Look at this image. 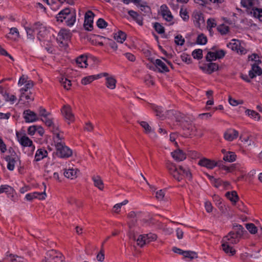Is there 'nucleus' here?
I'll use <instances>...</instances> for the list:
<instances>
[{
	"mask_svg": "<svg viewBox=\"0 0 262 262\" xmlns=\"http://www.w3.org/2000/svg\"><path fill=\"white\" fill-rule=\"evenodd\" d=\"M167 168L170 174L179 182L184 178H186L189 180L191 179V173L188 167L184 168L182 166L178 167L176 164L169 163L167 164Z\"/></svg>",
	"mask_w": 262,
	"mask_h": 262,
	"instance_id": "nucleus-1",
	"label": "nucleus"
},
{
	"mask_svg": "<svg viewBox=\"0 0 262 262\" xmlns=\"http://www.w3.org/2000/svg\"><path fill=\"white\" fill-rule=\"evenodd\" d=\"M57 20L63 22L64 20L68 26H72L76 21V12L71 11L69 8H66L61 11L57 15Z\"/></svg>",
	"mask_w": 262,
	"mask_h": 262,
	"instance_id": "nucleus-2",
	"label": "nucleus"
},
{
	"mask_svg": "<svg viewBox=\"0 0 262 262\" xmlns=\"http://www.w3.org/2000/svg\"><path fill=\"white\" fill-rule=\"evenodd\" d=\"M56 154L61 158H68L72 155V150L67 146L64 143H58L55 145Z\"/></svg>",
	"mask_w": 262,
	"mask_h": 262,
	"instance_id": "nucleus-3",
	"label": "nucleus"
},
{
	"mask_svg": "<svg viewBox=\"0 0 262 262\" xmlns=\"http://www.w3.org/2000/svg\"><path fill=\"white\" fill-rule=\"evenodd\" d=\"M61 113L64 119L69 121L68 122L69 124L74 121L75 116L72 112V107L70 105H64L61 108Z\"/></svg>",
	"mask_w": 262,
	"mask_h": 262,
	"instance_id": "nucleus-4",
	"label": "nucleus"
},
{
	"mask_svg": "<svg viewBox=\"0 0 262 262\" xmlns=\"http://www.w3.org/2000/svg\"><path fill=\"white\" fill-rule=\"evenodd\" d=\"M34 29L38 32L37 38L39 40H41V39L45 38L48 33L46 27L41 23L39 22L35 23L34 24Z\"/></svg>",
	"mask_w": 262,
	"mask_h": 262,
	"instance_id": "nucleus-5",
	"label": "nucleus"
},
{
	"mask_svg": "<svg viewBox=\"0 0 262 262\" xmlns=\"http://www.w3.org/2000/svg\"><path fill=\"white\" fill-rule=\"evenodd\" d=\"M94 16V14L91 11L85 13L84 27L86 30L91 31L92 29Z\"/></svg>",
	"mask_w": 262,
	"mask_h": 262,
	"instance_id": "nucleus-6",
	"label": "nucleus"
},
{
	"mask_svg": "<svg viewBox=\"0 0 262 262\" xmlns=\"http://www.w3.org/2000/svg\"><path fill=\"white\" fill-rule=\"evenodd\" d=\"M242 237L238 236L236 233L230 231L228 234L223 237V242H228L231 244H236L238 243Z\"/></svg>",
	"mask_w": 262,
	"mask_h": 262,
	"instance_id": "nucleus-7",
	"label": "nucleus"
},
{
	"mask_svg": "<svg viewBox=\"0 0 262 262\" xmlns=\"http://www.w3.org/2000/svg\"><path fill=\"white\" fill-rule=\"evenodd\" d=\"M16 137L19 143L24 147L29 146L32 147V149L35 148L34 146L33 145L32 141L26 135H19L18 133H16Z\"/></svg>",
	"mask_w": 262,
	"mask_h": 262,
	"instance_id": "nucleus-8",
	"label": "nucleus"
},
{
	"mask_svg": "<svg viewBox=\"0 0 262 262\" xmlns=\"http://www.w3.org/2000/svg\"><path fill=\"white\" fill-rule=\"evenodd\" d=\"M198 164L201 166L206 167L208 169H213L217 165V162L210 159L204 158L200 159L198 162Z\"/></svg>",
	"mask_w": 262,
	"mask_h": 262,
	"instance_id": "nucleus-9",
	"label": "nucleus"
},
{
	"mask_svg": "<svg viewBox=\"0 0 262 262\" xmlns=\"http://www.w3.org/2000/svg\"><path fill=\"white\" fill-rule=\"evenodd\" d=\"M160 9L163 18L167 21L171 22L173 17L167 6L165 5H162L160 7Z\"/></svg>",
	"mask_w": 262,
	"mask_h": 262,
	"instance_id": "nucleus-10",
	"label": "nucleus"
},
{
	"mask_svg": "<svg viewBox=\"0 0 262 262\" xmlns=\"http://www.w3.org/2000/svg\"><path fill=\"white\" fill-rule=\"evenodd\" d=\"M167 117L172 120H175L177 122H183L184 117L180 112L174 110H169L167 111Z\"/></svg>",
	"mask_w": 262,
	"mask_h": 262,
	"instance_id": "nucleus-11",
	"label": "nucleus"
},
{
	"mask_svg": "<svg viewBox=\"0 0 262 262\" xmlns=\"http://www.w3.org/2000/svg\"><path fill=\"white\" fill-rule=\"evenodd\" d=\"M24 118L27 122H33L38 120L36 113L30 110L24 112Z\"/></svg>",
	"mask_w": 262,
	"mask_h": 262,
	"instance_id": "nucleus-12",
	"label": "nucleus"
},
{
	"mask_svg": "<svg viewBox=\"0 0 262 262\" xmlns=\"http://www.w3.org/2000/svg\"><path fill=\"white\" fill-rule=\"evenodd\" d=\"M224 138L229 141H232L238 136V132L232 128L228 129L224 133Z\"/></svg>",
	"mask_w": 262,
	"mask_h": 262,
	"instance_id": "nucleus-13",
	"label": "nucleus"
},
{
	"mask_svg": "<svg viewBox=\"0 0 262 262\" xmlns=\"http://www.w3.org/2000/svg\"><path fill=\"white\" fill-rule=\"evenodd\" d=\"M151 108L156 113V116L160 119L164 120L166 117H167V111L164 113L161 106L152 104Z\"/></svg>",
	"mask_w": 262,
	"mask_h": 262,
	"instance_id": "nucleus-14",
	"label": "nucleus"
},
{
	"mask_svg": "<svg viewBox=\"0 0 262 262\" xmlns=\"http://www.w3.org/2000/svg\"><path fill=\"white\" fill-rule=\"evenodd\" d=\"M13 152V155L12 154L11 156H8L5 158L6 160L8 162L7 168L10 170H13L14 169L16 161L17 156L15 152Z\"/></svg>",
	"mask_w": 262,
	"mask_h": 262,
	"instance_id": "nucleus-15",
	"label": "nucleus"
},
{
	"mask_svg": "<svg viewBox=\"0 0 262 262\" xmlns=\"http://www.w3.org/2000/svg\"><path fill=\"white\" fill-rule=\"evenodd\" d=\"M136 216V214L134 211H131L127 215V217L128 218H129L130 219H133V221H132V223L131 222H129L128 223L129 228L130 229L129 231L128 232V236H129L130 238L133 239L134 240H136V237H135V236L134 234L133 233V231L132 230V226H133V225L134 224V219H135Z\"/></svg>",
	"mask_w": 262,
	"mask_h": 262,
	"instance_id": "nucleus-16",
	"label": "nucleus"
},
{
	"mask_svg": "<svg viewBox=\"0 0 262 262\" xmlns=\"http://www.w3.org/2000/svg\"><path fill=\"white\" fill-rule=\"evenodd\" d=\"M71 37V33L69 30L61 29L58 34L57 40L61 43L63 40H69Z\"/></svg>",
	"mask_w": 262,
	"mask_h": 262,
	"instance_id": "nucleus-17",
	"label": "nucleus"
},
{
	"mask_svg": "<svg viewBox=\"0 0 262 262\" xmlns=\"http://www.w3.org/2000/svg\"><path fill=\"white\" fill-rule=\"evenodd\" d=\"M46 196V193L45 191H44L43 192H34L28 193L26 195L25 198L28 201H32L33 199L35 198H38L39 200H44Z\"/></svg>",
	"mask_w": 262,
	"mask_h": 262,
	"instance_id": "nucleus-18",
	"label": "nucleus"
},
{
	"mask_svg": "<svg viewBox=\"0 0 262 262\" xmlns=\"http://www.w3.org/2000/svg\"><path fill=\"white\" fill-rule=\"evenodd\" d=\"M262 74V69L256 64H253L252 65L251 70L249 72V76L250 78L253 79L256 77V75H261Z\"/></svg>",
	"mask_w": 262,
	"mask_h": 262,
	"instance_id": "nucleus-19",
	"label": "nucleus"
},
{
	"mask_svg": "<svg viewBox=\"0 0 262 262\" xmlns=\"http://www.w3.org/2000/svg\"><path fill=\"white\" fill-rule=\"evenodd\" d=\"M171 155L173 158L177 162L182 161L186 158L185 154L180 149L172 152Z\"/></svg>",
	"mask_w": 262,
	"mask_h": 262,
	"instance_id": "nucleus-20",
	"label": "nucleus"
},
{
	"mask_svg": "<svg viewBox=\"0 0 262 262\" xmlns=\"http://www.w3.org/2000/svg\"><path fill=\"white\" fill-rule=\"evenodd\" d=\"M258 0H241V6L247 9L253 8L256 5H257Z\"/></svg>",
	"mask_w": 262,
	"mask_h": 262,
	"instance_id": "nucleus-21",
	"label": "nucleus"
},
{
	"mask_svg": "<svg viewBox=\"0 0 262 262\" xmlns=\"http://www.w3.org/2000/svg\"><path fill=\"white\" fill-rule=\"evenodd\" d=\"M34 86L33 81H29L25 84L24 87L21 88L20 89V95L19 96V101L20 102L23 101L24 98V95L29 90L32 89Z\"/></svg>",
	"mask_w": 262,
	"mask_h": 262,
	"instance_id": "nucleus-22",
	"label": "nucleus"
},
{
	"mask_svg": "<svg viewBox=\"0 0 262 262\" xmlns=\"http://www.w3.org/2000/svg\"><path fill=\"white\" fill-rule=\"evenodd\" d=\"M223 244L222 245L223 250V251L227 254H228L230 256L234 255L236 251L235 249H234L232 247H231L229 244H231L230 243H228V242H223Z\"/></svg>",
	"mask_w": 262,
	"mask_h": 262,
	"instance_id": "nucleus-23",
	"label": "nucleus"
},
{
	"mask_svg": "<svg viewBox=\"0 0 262 262\" xmlns=\"http://www.w3.org/2000/svg\"><path fill=\"white\" fill-rule=\"evenodd\" d=\"M92 179L94 182V186L99 190H103L104 189V184L101 177L98 175L93 176Z\"/></svg>",
	"mask_w": 262,
	"mask_h": 262,
	"instance_id": "nucleus-24",
	"label": "nucleus"
},
{
	"mask_svg": "<svg viewBox=\"0 0 262 262\" xmlns=\"http://www.w3.org/2000/svg\"><path fill=\"white\" fill-rule=\"evenodd\" d=\"M155 64L160 72H168L169 71L168 68L165 63L161 59H156L155 60Z\"/></svg>",
	"mask_w": 262,
	"mask_h": 262,
	"instance_id": "nucleus-25",
	"label": "nucleus"
},
{
	"mask_svg": "<svg viewBox=\"0 0 262 262\" xmlns=\"http://www.w3.org/2000/svg\"><path fill=\"white\" fill-rule=\"evenodd\" d=\"M79 170L77 169H69L64 172L66 177L71 179H74L77 177Z\"/></svg>",
	"mask_w": 262,
	"mask_h": 262,
	"instance_id": "nucleus-26",
	"label": "nucleus"
},
{
	"mask_svg": "<svg viewBox=\"0 0 262 262\" xmlns=\"http://www.w3.org/2000/svg\"><path fill=\"white\" fill-rule=\"evenodd\" d=\"M193 21L195 25L200 27V24L204 22L203 17L201 13L196 12L193 13Z\"/></svg>",
	"mask_w": 262,
	"mask_h": 262,
	"instance_id": "nucleus-27",
	"label": "nucleus"
},
{
	"mask_svg": "<svg viewBox=\"0 0 262 262\" xmlns=\"http://www.w3.org/2000/svg\"><path fill=\"white\" fill-rule=\"evenodd\" d=\"M48 155V152L45 149H38L35 154V159L36 161H39L44 158L46 157Z\"/></svg>",
	"mask_w": 262,
	"mask_h": 262,
	"instance_id": "nucleus-28",
	"label": "nucleus"
},
{
	"mask_svg": "<svg viewBox=\"0 0 262 262\" xmlns=\"http://www.w3.org/2000/svg\"><path fill=\"white\" fill-rule=\"evenodd\" d=\"M126 37V34L122 31H119L117 33H115L114 35V39L117 40V42L120 43H123V42L125 40Z\"/></svg>",
	"mask_w": 262,
	"mask_h": 262,
	"instance_id": "nucleus-29",
	"label": "nucleus"
},
{
	"mask_svg": "<svg viewBox=\"0 0 262 262\" xmlns=\"http://www.w3.org/2000/svg\"><path fill=\"white\" fill-rule=\"evenodd\" d=\"M76 64L80 68H86L88 66L87 58L86 56L81 55L78 57L76 60Z\"/></svg>",
	"mask_w": 262,
	"mask_h": 262,
	"instance_id": "nucleus-30",
	"label": "nucleus"
},
{
	"mask_svg": "<svg viewBox=\"0 0 262 262\" xmlns=\"http://www.w3.org/2000/svg\"><path fill=\"white\" fill-rule=\"evenodd\" d=\"M116 80L113 76L106 78V85L107 88L113 90L116 88Z\"/></svg>",
	"mask_w": 262,
	"mask_h": 262,
	"instance_id": "nucleus-31",
	"label": "nucleus"
},
{
	"mask_svg": "<svg viewBox=\"0 0 262 262\" xmlns=\"http://www.w3.org/2000/svg\"><path fill=\"white\" fill-rule=\"evenodd\" d=\"M241 43L239 40L233 39L227 45V46L232 50L237 51L238 48L240 47Z\"/></svg>",
	"mask_w": 262,
	"mask_h": 262,
	"instance_id": "nucleus-32",
	"label": "nucleus"
},
{
	"mask_svg": "<svg viewBox=\"0 0 262 262\" xmlns=\"http://www.w3.org/2000/svg\"><path fill=\"white\" fill-rule=\"evenodd\" d=\"M226 196L233 203H235L238 200V196L235 191L226 192Z\"/></svg>",
	"mask_w": 262,
	"mask_h": 262,
	"instance_id": "nucleus-33",
	"label": "nucleus"
},
{
	"mask_svg": "<svg viewBox=\"0 0 262 262\" xmlns=\"http://www.w3.org/2000/svg\"><path fill=\"white\" fill-rule=\"evenodd\" d=\"M236 156L235 153L231 151L227 152L226 155H224L223 160L229 162H232L236 160Z\"/></svg>",
	"mask_w": 262,
	"mask_h": 262,
	"instance_id": "nucleus-34",
	"label": "nucleus"
},
{
	"mask_svg": "<svg viewBox=\"0 0 262 262\" xmlns=\"http://www.w3.org/2000/svg\"><path fill=\"white\" fill-rule=\"evenodd\" d=\"M250 258H258V256H254L252 254H249L247 252L241 254L240 258L244 262H249L250 261Z\"/></svg>",
	"mask_w": 262,
	"mask_h": 262,
	"instance_id": "nucleus-35",
	"label": "nucleus"
},
{
	"mask_svg": "<svg viewBox=\"0 0 262 262\" xmlns=\"http://www.w3.org/2000/svg\"><path fill=\"white\" fill-rule=\"evenodd\" d=\"M100 77V75H98L97 76L92 75V76H89L87 77H85L81 80V83L82 84L84 85L88 84L90 83H91L93 81H94L95 79Z\"/></svg>",
	"mask_w": 262,
	"mask_h": 262,
	"instance_id": "nucleus-36",
	"label": "nucleus"
},
{
	"mask_svg": "<svg viewBox=\"0 0 262 262\" xmlns=\"http://www.w3.org/2000/svg\"><path fill=\"white\" fill-rule=\"evenodd\" d=\"M9 35H12L10 38L12 40H15L19 37V33L18 29L15 27L11 28L10 29Z\"/></svg>",
	"mask_w": 262,
	"mask_h": 262,
	"instance_id": "nucleus-37",
	"label": "nucleus"
},
{
	"mask_svg": "<svg viewBox=\"0 0 262 262\" xmlns=\"http://www.w3.org/2000/svg\"><path fill=\"white\" fill-rule=\"evenodd\" d=\"M61 85L67 90H69L71 86V81L66 77H61L60 79Z\"/></svg>",
	"mask_w": 262,
	"mask_h": 262,
	"instance_id": "nucleus-38",
	"label": "nucleus"
},
{
	"mask_svg": "<svg viewBox=\"0 0 262 262\" xmlns=\"http://www.w3.org/2000/svg\"><path fill=\"white\" fill-rule=\"evenodd\" d=\"M183 256L184 258H188L190 260L197 258L198 257L196 253L191 251H184L183 253Z\"/></svg>",
	"mask_w": 262,
	"mask_h": 262,
	"instance_id": "nucleus-39",
	"label": "nucleus"
},
{
	"mask_svg": "<svg viewBox=\"0 0 262 262\" xmlns=\"http://www.w3.org/2000/svg\"><path fill=\"white\" fill-rule=\"evenodd\" d=\"M232 231L236 233L237 235H238V236L242 237L244 231V228L241 225H236L234 226L233 230Z\"/></svg>",
	"mask_w": 262,
	"mask_h": 262,
	"instance_id": "nucleus-40",
	"label": "nucleus"
},
{
	"mask_svg": "<svg viewBox=\"0 0 262 262\" xmlns=\"http://www.w3.org/2000/svg\"><path fill=\"white\" fill-rule=\"evenodd\" d=\"M13 191V189L9 185H2L0 187V194L6 192L8 194H9L12 193Z\"/></svg>",
	"mask_w": 262,
	"mask_h": 262,
	"instance_id": "nucleus-41",
	"label": "nucleus"
},
{
	"mask_svg": "<svg viewBox=\"0 0 262 262\" xmlns=\"http://www.w3.org/2000/svg\"><path fill=\"white\" fill-rule=\"evenodd\" d=\"M219 66L215 63H210L207 64V71L209 74H210L214 71H216L218 70Z\"/></svg>",
	"mask_w": 262,
	"mask_h": 262,
	"instance_id": "nucleus-42",
	"label": "nucleus"
},
{
	"mask_svg": "<svg viewBox=\"0 0 262 262\" xmlns=\"http://www.w3.org/2000/svg\"><path fill=\"white\" fill-rule=\"evenodd\" d=\"M180 15L183 20L187 21L189 19V16L187 9L184 8H181L180 11Z\"/></svg>",
	"mask_w": 262,
	"mask_h": 262,
	"instance_id": "nucleus-43",
	"label": "nucleus"
},
{
	"mask_svg": "<svg viewBox=\"0 0 262 262\" xmlns=\"http://www.w3.org/2000/svg\"><path fill=\"white\" fill-rule=\"evenodd\" d=\"M144 236L147 244L156 240L157 238L156 234L151 233L144 234Z\"/></svg>",
	"mask_w": 262,
	"mask_h": 262,
	"instance_id": "nucleus-44",
	"label": "nucleus"
},
{
	"mask_svg": "<svg viewBox=\"0 0 262 262\" xmlns=\"http://www.w3.org/2000/svg\"><path fill=\"white\" fill-rule=\"evenodd\" d=\"M140 125L144 129V132L146 134H149L151 132V128L148 123L145 121L139 122Z\"/></svg>",
	"mask_w": 262,
	"mask_h": 262,
	"instance_id": "nucleus-45",
	"label": "nucleus"
},
{
	"mask_svg": "<svg viewBox=\"0 0 262 262\" xmlns=\"http://www.w3.org/2000/svg\"><path fill=\"white\" fill-rule=\"evenodd\" d=\"M207 37L203 34L199 35L197 38L196 42L200 45H205L207 43Z\"/></svg>",
	"mask_w": 262,
	"mask_h": 262,
	"instance_id": "nucleus-46",
	"label": "nucleus"
},
{
	"mask_svg": "<svg viewBox=\"0 0 262 262\" xmlns=\"http://www.w3.org/2000/svg\"><path fill=\"white\" fill-rule=\"evenodd\" d=\"M246 227L251 234H255L257 231V227L252 223L246 224Z\"/></svg>",
	"mask_w": 262,
	"mask_h": 262,
	"instance_id": "nucleus-47",
	"label": "nucleus"
},
{
	"mask_svg": "<svg viewBox=\"0 0 262 262\" xmlns=\"http://www.w3.org/2000/svg\"><path fill=\"white\" fill-rule=\"evenodd\" d=\"M246 113L248 116H251L253 118L257 119V120H259L260 119L259 114L254 111L250 110H247L246 111Z\"/></svg>",
	"mask_w": 262,
	"mask_h": 262,
	"instance_id": "nucleus-48",
	"label": "nucleus"
},
{
	"mask_svg": "<svg viewBox=\"0 0 262 262\" xmlns=\"http://www.w3.org/2000/svg\"><path fill=\"white\" fill-rule=\"evenodd\" d=\"M54 135L53 140L55 145L57 144L58 143H63L61 141L63 139V136L61 134L57 132H55Z\"/></svg>",
	"mask_w": 262,
	"mask_h": 262,
	"instance_id": "nucleus-49",
	"label": "nucleus"
},
{
	"mask_svg": "<svg viewBox=\"0 0 262 262\" xmlns=\"http://www.w3.org/2000/svg\"><path fill=\"white\" fill-rule=\"evenodd\" d=\"M29 81H32L31 80L29 79L28 76L23 75L19 79L18 85L21 86L23 84H26Z\"/></svg>",
	"mask_w": 262,
	"mask_h": 262,
	"instance_id": "nucleus-50",
	"label": "nucleus"
},
{
	"mask_svg": "<svg viewBox=\"0 0 262 262\" xmlns=\"http://www.w3.org/2000/svg\"><path fill=\"white\" fill-rule=\"evenodd\" d=\"M25 29L27 32L28 38H33L34 37V32L36 31L34 29V25L31 27H26Z\"/></svg>",
	"mask_w": 262,
	"mask_h": 262,
	"instance_id": "nucleus-51",
	"label": "nucleus"
},
{
	"mask_svg": "<svg viewBox=\"0 0 262 262\" xmlns=\"http://www.w3.org/2000/svg\"><path fill=\"white\" fill-rule=\"evenodd\" d=\"M217 29L218 31L220 32L222 34H226L229 32V27L225 25H220L217 27Z\"/></svg>",
	"mask_w": 262,
	"mask_h": 262,
	"instance_id": "nucleus-52",
	"label": "nucleus"
},
{
	"mask_svg": "<svg viewBox=\"0 0 262 262\" xmlns=\"http://www.w3.org/2000/svg\"><path fill=\"white\" fill-rule=\"evenodd\" d=\"M202 52L203 51L201 49H196L192 52V55L194 58L200 59L203 57Z\"/></svg>",
	"mask_w": 262,
	"mask_h": 262,
	"instance_id": "nucleus-53",
	"label": "nucleus"
},
{
	"mask_svg": "<svg viewBox=\"0 0 262 262\" xmlns=\"http://www.w3.org/2000/svg\"><path fill=\"white\" fill-rule=\"evenodd\" d=\"M154 27L155 30L159 34L163 33L165 31L164 28L159 23H155Z\"/></svg>",
	"mask_w": 262,
	"mask_h": 262,
	"instance_id": "nucleus-54",
	"label": "nucleus"
},
{
	"mask_svg": "<svg viewBox=\"0 0 262 262\" xmlns=\"http://www.w3.org/2000/svg\"><path fill=\"white\" fill-rule=\"evenodd\" d=\"M145 239L144 234L140 235L137 239V245L140 247L143 246L144 245L147 244Z\"/></svg>",
	"mask_w": 262,
	"mask_h": 262,
	"instance_id": "nucleus-55",
	"label": "nucleus"
},
{
	"mask_svg": "<svg viewBox=\"0 0 262 262\" xmlns=\"http://www.w3.org/2000/svg\"><path fill=\"white\" fill-rule=\"evenodd\" d=\"M206 60L208 61L215 60L217 59L216 54H215V52H208V53L206 56Z\"/></svg>",
	"mask_w": 262,
	"mask_h": 262,
	"instance_id": "nucleus-56",
	"label": "nucleus"
},
{
	"mask_svg": "<svg viewBox=\"0 0 262 262\" xmlns=\"http://www.w3.org/2000/svg\"><path fill=\"white\" fill-rule=\"evenodd\" d=\"M174 42L177 45L182 46L184 45L185 39L182 35H178L174 38Z\"/></svg>",
	"mask_w": 262,
	"mask_h": 262,
	"instance_id": "nucleus-57",
	"label": "nucleus"
},
{
	"mask_svg": "<svg viewBox=\"0 0 262 262\" xmlns=\"http://www.w3.org/2000/svg\"><path fill=\"white\" fill-rule=\"evenodd\" d=\"M4 96L7 101H10L12 103H13L16 100V96L13 95L6 93Z\"/></svg>",
	"mask_w": 262,
	"mask_h": 262,
	"instance_id": "nucleus-58",
	"label": "nucleus"
},
{
	"mask_svg": "<svg viewBox=\"0 0 262 262\" xmlns=\"http://www.w3.org/2000/svg\"><path fill=\"white\" fill-rule=\"evenodd\" d=\"M38 112L39 115L40 116L43 117V118H47V117H49L50 115V113L49 112H47L46 110L42 107H40L39 108Z\"/></svg>",
	"mask_w": 262,
	"mask_h": 262,
	"instance_id": "nucleus-59",
	"label": "nucleus"
},
{
	"mask_svg": "<svg viewBox=\"0 0 262 262\" xmlns=\"http://www.w3.org/2000/svg\"><path fill=\"white\" fill-rule=\"evenodd\" d=\"M42 121L44 122L47 126L49 127H54V124L53 123L52 119L50 118L49 117L45 118L42 119Z\"/></svg>",
	"mask_w": 262,
	"mask_h": 262,
	"instance_id": "nucleus-60",
	"label": "nucleus"
},
{
	"mask_svg": "<svg viewBox=\"0 0 262 262\" xmlns=\"http://www.w3.org/2000/svg\"><path fill=\"white\" fill-rule=\"evenodd\" d=\"M207 23V28L210 32L211 31L212 28L215 27L216 25L215 20L212 19H208Z\"/></svg>",
	"mask_w": 262,
	"mask_h": 262,
	"instance_id": "nucleus-61",
	"label": "nucleus"
},
{
	"mask_svg": "<svg viewBox=\"0 0 262 262\" xmlns=\"http://www.w3.org/2000/svg\"><path fill=\"white\" fill-rule=\"evenodd\" d=\"M68 203L71 205L75 204L78 207H80L81 206V203L78 201L73 198H70L68 199Z\"/></svg>",
	"mask_w": 262,
	"mask_h": 262,
	"instance_id": "nucleus-62",
	"label": "nucleus"
},
{
	"mask_svg": "<svg viewBox=\"0 0 262 262\" xmlns=\"http://www.w3.org/2000/svg\"><path fill=\"white\" fill-rule=\"evenodd\" d=\"M107 23L102 18H99L97 22V25L99 28H104L107 26Z\"/></svg>",
	"mask_w": 262,
	"mask_h": 262,
	"instance_id": "nucleus-63",
	"label": "nucleus"
},
{
	"mask_svg": "<svg viewBox=\"0 0 262 262\" xmlns=\"http://www.w3.org/2000/svg\"><path fill=\"white\" fill-rule=\"evenodd\" d=\"M252 10L253 11L251 12V13L253 14V16L255 18H258L259 15L262 13V10L260 9L256 8L254 9H253Z\"/></svg>",
	"mask_w": 262,
	"mask_h": 262,
	"instance_id": "nucleus-64",
	"label": "nucleus"
}]
</instances>
